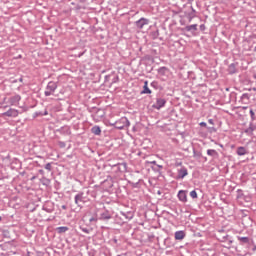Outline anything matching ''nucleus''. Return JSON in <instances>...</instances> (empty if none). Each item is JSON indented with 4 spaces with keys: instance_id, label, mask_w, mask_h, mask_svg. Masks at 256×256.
Here are the masks:
<instances>
[{
    "instance_id": "f257e3e1",
    "label": "nucleus",
    "mask_w": 256,
    "mask_h": 256,
    "mask_svg": "<svg viewBox=\"0 0 256 256\" xmlns=\"http://www.w3.org/2000/svg\"><path fill=\"white\" fill-rule=\"evenodd\" d=\"M112 127H115V129H119L120 131L129 127L131 125V122H129V119L127 117H122L115 123L111 124Z\"/></svg>"
},
{
    "instance_id": "f03ea898",
    "label": "nucleus",
    "mask_w": 256,
    "mask_h": 256,
    "mask_svg": "<svg viewBox=\"0 0 256 256\" xmlns=\"http://www.w3.org/2000/svg\"><path fill=\"white\" fill-rule=\"evenodd\" d=\"M57 87H58L57 82L55 81L48 82L44 91L45 97H51V95H55V91H57Z\"/></svg>"
},
{
    "instance_id": "7ed1b4c3",
    "label": "nucleus",
    "mask_w": 256,
    "mask_h": 256,
    "mask_svg": "<svg viewBox=\"0 0 256 256\" xmlns=\"http://www.w3.org/2000/svg\"><path fill=\"white\" fill-rule=\"evenodd\" d=\"M75 205L77 207H81L87 201V196H85V192H78L74 197Z\"/></svg>"
},
{
    "instance_id": "20e7f679",
    "label": "nucleus",
    "mask_w": 256,
    "mask_h": 256,
    "mask_svg": "<svg viewBox=\"0 0 256 256\" xmlns=\"http://www.w3.org/2000/svg\"><path fill=\"white\" fill-rule=\"evenodd\" d=\"M8 103L10 107H19V103H21V95H12L10 98H8Z\"/></svg>"
},
{
    "instance_id": "39448f33",
    "label": "nucleus",
    "mask_w": 256,
    "mask_h": 256,
    "mask_svg": "<svg viewBox=\"0 0 256 256\" xmlns=\"http://www.w3.org/2000/svg\"><path fill=\"white\" fill-rule=\"evenodd\" d=\"M2 117H19V110L10 108L8 111L2 113Z\"/></svg>"
},
{
    "instance_id": "423d86ee",
    "label": "nucleus",
    "mask_w": 256,
    "mask_h": 256,
    "mask_svg": "<svg viewBox=\"0 0 256 256\" xmlns=\"http://www.w3.org/2000/svg\"><path fill=\"white\" fill-rule=\"evenodd\" d=\"M166 103L167 100H165V98H156V103L153 104V108L159 111V109H163V107H165Z\"/></svg>"
},
{
    "instance_id": "0eeeda50",
    "label": "nucleus",
    "mask_w": 256,
    "mask_h": 256,
    "mask_svg": "<svg viewBox=\"0 0 256 256\" xmlns=\"http://www.w3.org/2000/svg\"><path fill=\"white\" fill-rule=\"evenodd\" d=\"M135 25H136L137 29H143V27H145V25H149V19L140 18L139 20H137L135 22Z\"/></svg>"
},
{
    "instance_id": "6e6552de",
    "label": "nucleus",
    "mask_w": 256,
    "mask_h": 256,
    "mask_svg": "<svg viewBox=\"0 0 256 256\" xmlns=\"http://www.w3.org/2000/svg\"><path fill=\"white\" fill-rule=\"evenodd\" d=\"M189 175V172L187 171V168L182 167L181 169L178 170V175L176 179H185Z\"/></svg>"
},
{
    "instance_id": "1a4fd4ad",
    "label": "nucleus",
    "mask_w": 256,
    "mask_h": 256,
    "mask_svg": "<svg viewBox=\"0 0 256 256\" xmlns=\"http://www.w3.org/2000/svg\"><path fill=\"white\" fill-rule=\"evenodd\" d=\"M185 235V231L183 230L176 231L174 234V239L176 241H183V239H185Z\"/></svg>"
},
{
    "instance_id": "9d476101",
    "label": "nucleus",
    "mask_w": 256,
    "mask_h": 256,
    "mask_svg": "<svg viewBox=\"0 0 256 256\" xmlns=\"http://www.w3.org/2000/svg\"><path fill=\"white\" fill-rule=\"evenodd\" d=\"M178 199L179 201H181L182 203H187V191L185 190H180L178 192Z\"/></svg>"
},
{
    "instance_id": "9b49d317",
    "label": "nucleus",
    "mask_w": 256,
    "mask_h": 256,
    "mask_svg": "<svg viewBox=\"0 0 256 256\" xmlns=\"http://www.w3.org/2000/svg\"><path fill=\"white\" fill-rule=\"evenodd\" d=\"M99 219L101 221H109V219H111V213L108 210H104L101 212Z\"/></svg>"
},
{
    "instance_id": "f8f14e48",
    "label": "nucleus",
    "mask_w": 256,
    "mask_h": 256,
    "mask_svg": "<svg viewBox=\"0 0 256 256\" xmlns=\"http://www.w3.org/2000/svg\"><path fill=\"white\" fill-rule=\"evenodd\" d=\"M120 215L123 217V221H131L133 219V212H120Z\"/></svg>"
},
{
    "instance_id": "ddd939ff",
    "label": "nucleus",
    "mask_w": 256,
    "mask_h": 256,
    "mask_svg": "<svg viewBox=\"0 0 256 256\" xmlns=\"http://www.w3.org/2000/svg\"><path fill=\"white\" fill-rule=\"evenodd\" d=\"M253 131H256V126L255 124L250 123L249 127L244 130V133H246V135L253 136Z\"/></svg>"
},
{
    "instance_id": "4468645a",
    "label": "nucleus",
    "mask_w": 256,
    "mask_h": 256,
    "mask_svg": "<svg viewBox=\"0 0 256 256\" xmlns=\"http://www.w3.org/2000/svg\"><path fill=\"white\" fill-rule=\"evenodd\" d=\"M228 73H229V75H235V73H237V64L236 63H232L228 66Z\"/></svg>"
},
{
    "instance_id": "2eb2a0df",
    "label": "nucleus",
    "mask_w": 256,
    "mask_h": 256,
    "mask_svg": "<svg viewBox=\"0 0 256 256\" xmlns=\"http://www.w3.org/2000/svg\"><path fill=\"white\" fill-rule=\"evenodd\" d=\"M236 153L239 155V157H243V155H247V149L243 146H240L237 148Z\"/></svg>"
},
{
    "instance_id": "dca6fc26",
    "label": "nucleus",
    "mask_w": 256,
    "mask_h": 256,
    "mask_svg": "<svg viewBox=\"0 0 256 256\" xmlns=\"http://www.w3.org/2000/svg\"><path fill=\"white\" fill-rule=\"evenodd\" d=\"M148 83L145 81L142 94L144 95H151V89H149V86H147Z\"/></svg>"
},
{
    "instance_id": "f3484780",
    "label": "nucleus",
    "mask_w": 256,
    "mask_h": 256,
    "mask_svg": "<svg viewBox=\"0 0 256 256\" xmlns=\"http://www.w3.org/2000/svg\"><path fill=\"white\" fill-rule=\"evenodd\" d=\"M91 133H93V135H101V127L99 126L92 127Z\"/></svg>"
},
{
    "instance_id": "a211bd4d",
    "label": "nucleus",
    "mask_w": 256,
    "mask_h": 256,
    "mask_svg": "<svg viewBox=\"0 0 256 256\" xmlns=\"http://www.w3.org/2000/svg\"><path fill=\"white\" fill-rule=\"evenodd\" d=\"M57 233H67L69 231V227L67 226H60L56 228Z\"/></svg>"
},
{
    "instance_id": "6ab92c4d",
    "label": "nucleus",
    "mask_w": 256,
    "mask_h": 256,
    "mask_svg": "<svg viewBox=\"0 0 256 256\" xmlns=\"http://www.w3.org/2000/svg\"><path fill=\"white\" fill-rule=\"evenodd\" d=\"M185 31H188V32L197 31V24H192V25L186 26Z\"/></svg>"
},
{
    "instance_id": "aec40b11",
    "label": "nucleus",
    "mask_w": 256,
    "mask_h": 256,
    "mask_svg": "<svg viewBox=\"0 0 256 256\" xmlns=\"http://www.w3.org/2000/svg\"><path fill=\"white\" fill-rule=\"evenodd\" d=\"M207 155H209V157H217L219 153H217L215 149H208Z\"/></svg>"
},
{
    "instance_id": "412c9836",
    "label": "nucleus",
    "mask_w": 256,
    "mask_h": 256,
    "mask_svg": "<svg viewBox=\"0 0 256 256\" xmlns=\"http://www.w3.org/2000/svg\"><path fill=\"white\" fill-rule=\"evenodd\" d=\"M237 239H238V241H241L243 244L249 243V237L238 236Z\"/></svg>"
},
{
    "instance_id": "4be33fe9",
    "label": "nucleus",
    "mask_w": 256,
    "mask_h": 256,
    "mask_svg": "<svg viewBox=\"0 0 256 256\" xmlns=\"http://www.w3.org/2000/svg\"><path fill=\"white\" fill-rule=\"evenodd\" d=\"M147 163H149L150 165H156L157 169H163V165L157 164V161H150Z\"/></svg>"
},
{
    "instance_id": "5701e85b",
    "label": "nucleus",
    "mask_w": 256,
    "mask_h": 256,
    "mask_svg": "<svg viewBox=\"0 0 256 256\" xmlns=\"http://www.w3.org/2000/svg\"><path fill=\"white\" fill-rule=\"evenodd\" d=\"M249 99H250L249 94L247 93L242 94L241 101H249Z\"/></svg>"
},
{
    "instance_id": "b1692460",
    "label": "nucleus",
    "mask_w": 256,
    "mask_h": 256,
    "mask_svg": "<svg viewBox=\"0 0 256 256\" xmlns=\"http://www.w3.org/2000/svg\"><path fill=\"white\" fill-rule=\"evenodd\" d=\"M190 197H191L192 199H197V191L192 190V191L190 192Z\"/></svg>"
},
{
    "instance_id": "393cba45",
    "label": "nucleus",
    "mask_w": 256,
    "mask_h": 256,
    "mask_svg": "<svg viewBox=\"0 0 256 256\" xmlns=\"http://www.w3.org/2000/svg\"><path fill=\"white\" fill-rule=\"evenodd\" d=\"M80 229H81V231H82L83 233H86L87 235H89V233H91V230H89L88 228H83V227H81Z\"/></svg>"
},
{
    "instance_id": "a878e982",
    "label": "nucleus",
    "mask_w": 256,
    "mask_h": 256,
    "mask_svg": "<svg viewBox=\"0 0 256 256\" xmlns=\"http://www.w3.org/2000/svg\"><path fill=\"white\" fill-rule=\"evenodd\" d=\"M250 116L252 121H255V112L253 111V109H250Z\"/></svg>"
},
{
    "instance_id": "bb28decb",
    "label": "nucleus",
    "mask_w": 256,
    "mask_h": 256,
    "mask_svg": "<svg viewBox=\"0 0 256 256\" xmlns=\"http://www.w3.org/2000/svg\"><path fill=\"white\" fill-rule=\"evenodd\" d=\"M192 12L190 13V19L189 21H191L193 19V17H195V10L193 9V7H191Z\"/></svg>"
},
{
    "instance_id": "cd10ccee",
    "label": "nucleus",
    "mask_w": 256,
    "mask_h": 256,
    "mask_svg": "<svg viewBox=\"0 0 256 256\" xmlns=\"http://www.w3.org/2000/svg\"><path fill=\"white\" fill-rule=\"evenodd\" d=\"M193 157H201V152H197L196 150H193Z\"/></svg>"
},
{
    "instance_id": "c85d7f7f",
    "label": "nucleus",
    "mask_w": 256,
    "mask_h": 256,
    "mask_svg": "<svg viewBox=\"0 0 256 256\" xmlns=\"http://www.w3.org/2000/svg\"><path fill=\"white\" fill-rule=\"evenodd\" d=\"M227 239H229V235L226 234L220 238V241L225 242Z\"/></svg>"
},
{
    "instance_id": "c756f323",
    "label": "nucleus",
    "mask_w": 256,
    "mask_h": 256,
    "mask_svg": "<svg viewBox=\"0 0 256 256\" xmlns=\"http://www.w3.org/2000/svg\"><path fill=\"white\" fill-rule=\"evenodd\" d=\"M45 169H46L47 171H51V169H52L51 163H47V164L45 165Z\"/></svg>"
},
{
    "instance_id": "7c9ffc66",
    "label": "nucleus",
    "mask_w": 256,
    "mask_h": 256,
    "mask_svg": "<svg viewBox=\"0 0 256 256\" xmlns=\"http://www.w3.org/2000/svg\"><path fill=\"white\" fill-rule=\"evenodd\" d=\"M157 85H159V83H157V81H153L151 83V87H153L154 89H157Z\"/></svg>"
},
{
    "instance_id": "2f4dec72",
    "label": "nucleus",
    "mask_w": 256,
    "mask_h": 256,
    "mask_svg": "<svg viewBox=\"0 0 256 256\" xmlns=\"http://www.w3.org/2000/svg\"><path fill=\"white\" fill-rule=\"evenodd\" d=\"M90 223H97V218L96 217H91L89 219Z\"/></svg>"
},
{
    "instance_id": "473e14b6",
    "label": "nucleus",
    "mask_w": 256,
    "mask_h": 256,
    "mask_svg": "<svg viewBox=\"0 0 256 256\" xmlns=\"http://www.w3.org/2000/svg\"><path fill=\"white\" fill-rule=\"evenodd\" d=\"M34 117H43L42 112H35Z\"/></svg>"
},
{
    "instance_id": "72a5a7b5",
    "label": "nucleus",
    "mask_w": 256,
    "mask_h": 256,
    "mask_svg": "<svg viewBox=\"0 0 256 256\" xmlns=\"http://www.w3.org/2000/svg\"><path fill=\"white\" fill-rule=\"evenodd\" d=\"M43 210L46 211V213H53V209L43 207Z\"/></svg>"
},
{
    "instance_id": "f704fd0d",
    "label": "nucleus",
    "mask_w": 256,
    "mask_h": 256,
    "mask_svg": "<svg viewBox=\"0 0 256 256\" xmlns=\"http://www.w3.org/2000/svg\"><path fill=\"white\" fill-rule=\"evenodd\" d=\"M47 115H49V111H47V109H45L44 112H42V117L47 116Z\"/></svg>"
},
{
    "instance_id": "c9c22d12",
    "label": "nucleus",
    "mask_w": 256,
    "mask_h": 256,
    "mask_svg": "<svg viewBox=\"0 0 256 256\" xmlns=\"http://www.w3.org/2000/svg\"><path fill=\"white\" fill-rule=\"evenodd\" d=\"M200 31H205V24L200 25Z\"/></svg>"
},
{
    "instance_id": "e433bc0d",
    "label": "nucleus",
    "mask_w": 256,
    "mask_h": 256,
    "mask_svg": "<svg viewBox=\"0 0 256 256\" xmlns=\"http://www.w3.org/2000/svg\"><path fill=\"white\" fill-rule=\"evenodd\" d=\"M208 123H209L210 125H215V122H214L213 119H209V120H208Z\"/></svg>"
},
{
    "instance_id": "4c0bfd02",
    "label": "nucleus",
    "mask_w": 256,
    "mask_h": 256,
    "mask_svg": "<svg viewBox=\"0 0 256 256\" xmlns=\"http://www.w3.org/2000/svg\"><path fill=\"white\" fill-rule=\"evenodd\" d=\"M200 127H207V123L206 122H200Z\"/></svg>"
},
{
    "instance_id": "58836bf2",
    "label": "nucleus",
    "mask_w": 256,
    "mask_h": 256,
    "mask_svg": "<svg viewBox=\"0 0 256 256\" xmlns=\"http://www.w3.org/2000/svg\"><path fill=\"white\" fill-rule=\"evenodd\" d=\"M117 81H119V77H115L112 81V83H117Z\"/></svg>"
},
{
    "instance_id": "ea45409f",
    "label": "nucleus",
    "mask_w": 256,
    "mask_h": 256,
    "mask_svg": "<svg viewBox=\"0 0 256 256\" xmlns=\"http://www.w3.org/2000/svg\"><path fill=\"white\" fill-rule=\"evenodd\" d=\"M66 134L71 135V130L69 128L66 129Z\"/></svg>"
},
{
    "instance_id": "a19ab883",
    "label": "nucleus",
    "mask_w": 256,
    "mask_h": 256,
    "mask_svg": "<svg viewBox=\"0 0 256 256\" xmlns=\"http://www.w3.org/2000/svg\"><path fill=\"white\" fill-rule=\"evenodd\" d=\"M60 147H65V142H59Z\"/></svg>"
},
{
    "instance_id": "79ce46f5",
    "label": "nucleus",
    "mask_w": 256,
    "mask_h": 256,
    "mask_svg": "<svg viewBox=\"0 0 256 256\" xmlns=\"http://www.w3.org/2000/svg\"><path fill=\"white\" fill-rule=\"evenodd\" d=\"M40 175H45V171L44 170H39Z\"/></svg>"
},
{
    "instance_id": "37998d69",
    "label": "nucleus",
    "mask_w": 256,
    "mask_h": 256,
    "mask_svg": "<svg viewBox=\"0 0 256 256\" xmlns=\"http://www.w3.org/2000/svg\"><path fill=\"white\" fill-rule=\"evenodd\" d=\"M121 165L124 166V169H127V164L126 163H122Z\"/></svg>"
},
{
    "instance_id": "c03bdc74",
    "label": "nucleus",
    "mask_w": 256,
    "mask_h": 256,
    "mask_svg": "<svg viewBox=\"0 0 256 256\" xmlns=\"http://www.w3.org/2000/svg\"><path fill=\"white\" fill-rule=\"evenodd\" d=\"M152 169H153V171H159V169H157V167L152 166Z\"/></svg>"
},
{
    "instance_id": "a18cd8bd",
    "label": "nucleus",
    "mask_w": 256,
    "mask_h": 256,
    "mask_svg": "<svg viewBox=\"0 0 256 256\" xmlns=\"http://www.w3.org/2000/svg\"><path fill=\"white\" fill-rule=\"evenodd\" d=\"M20 83H23V78H19Z\"/></svg>"
},
{
    "instance_id": "49530a36",
    "label": "nucleus",
    "mask_w": 256,
    "mask_h": 256,
    "mask_svg": "<svg viewBox=\"0 0 256 256\" xmlns=\"http://www.w3.org/2000/svg\"><path fill=\"white\" fill-rule=\"evenodd\" d=\"M62 209H67V206H66V205H63V206H62Z\"/></svg>"
},
{
    "instance_id": "de8ad7c7",
    "label": "nucleus",
    "mask_w": 256,
    "mask_h": 256,
    "mask_svg": "<svg viewBox=\"0 0 256 256\" xmlns=\"http://www.w3.org/2000/svg\"><path fill=\"white\" fill-rule=\"evenodd\" d=\"M117 256H123V255H117Z\"/></svg>"
}]
</instances>
